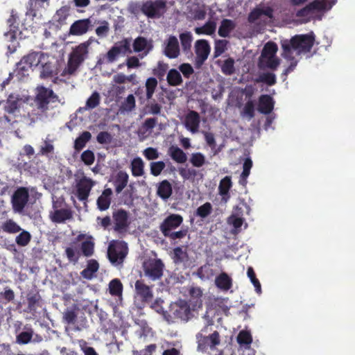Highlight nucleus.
Masks as SVG:
<instances>
[{
    "mask_svg": "<svg viewBox=\"0 0 355 355\" xmlns=\"http://www.w3.org/2000/svg\"><path fill=\"white\" fill-rule=\"evenodd\" d=\"M308 0H289L293 6H300ZM337 0H313L296 12L295 16L301 19V22L306 24L311 21H320L324 12L330 10Z\"/></svg>",
    "mask_w": 355,
    "mask_h": 355,
    "instance_id": "obj_1",
    "label": "nucleus"
},
{
    "mask_svg": "<svg viewBox=\"0 0 355 355\" xmlns=\"http://www.w3.org/2000/svg\"><path fill=\"white\" fill-rule=\"evenodd\" d=\"M315 42V35L313 32L309 34L295 35L290 40H281V46L283 50L282 55L285 59H293V53L295 51L297 55L307 53L311 51Z\"/></svg>",
    "mask_w": 355,
    "mask_h": 355,
    "instance_id": "obj_2",
    "label": "nucleus"
},
{
    "mask_svg": "<svg viewBox=\"0 0 355 355\" xmlns=\"http://www.w3.org/2000/svg\"><path fill=\"white\" fill-rule=\"evenodd\" d=\"M89 49L81 43L72 49L69 54L67 65L62 73V76L73 75L80 65L87 59Z\"/></svg>",
    "mask_w": 355,
    "mask_h": 355,
    "instance_id": "obj_3",
    "label": "nucleus"
},
{
    "mask_svg": "<svg viewBox=\"0 0 355 355\" xmlns=\"http://www.w3.org/2000/svg\"><path fill=\"white\" fill-rule=\"evenodd\" d=\"M44 53L42 52H31L24 55L17 64L16 71L21 77L28 76V71L33 67H37L42 62V57Z\"/></svg>",
    "mask_w": 355,
    "mask_h": 355,
    "instance_id": "obj_4",
    "label": "nucleus"
},
{
    "mask_svg": "<svg viewBox=\"0 0 355 355\" xmlns=\"http://www.w3.org/2000/svg\"><path fill=\"white\" fill-rule=\"evenodd\" d=\"M58 101H59L58 96L55 94L51 89L46 88L44 86L37 87L35 102L37 108L42 112H44L49 110V104L50 103H55Z\"/></svg>",
    "mask_w": 355,
    "mask_h": 355,
    "instance_id": "obj_5",
    "label": "nucleus"
},
{
    "mask_svg": "<svg viewBox=\"0 0 355 355\" xmlns=\"http://www.w3.org/2000/svg\"><path fill=\"white\" fill-rule=\"evenodd\" d=\"M144 15L148 18H160L167 10L166 0L146 1L144 2Z\"/></svg>",
    "mask_w": 355,
    "mask_h": 355,
    "instance_id": "obj_6",
    "label": "nucleus"
},
{
    "mask_svg": "<svg viewBox=\"0 0 355 355\" xmlns=\"http://www.w3.org/2000/svg\"><path fill=\"white\" fill-rule=\"evenodd\" d=\"M29 199L28 190L26 187L18 188L12 194L11 203L15 212L21 213L26 206Z\"/></svg>",
    "mask_w": 355,
    "mask_h": 355,
    "instance_id": "obj_7",
    "label": "nucleus"
},
{
    "mask_svg": "<svg viewBox=\"0 0 355 355\" xmlns=\"http://www.w3.org/2000/svg\"><path fill=\"white\" fill-rule=\"evenodd\" d=\"M164 265L159 259L150 261L144 265V273L146 277L153 281H156L163 275Z\"/></svg>",
    "mask_w": 355,
    "mask_h": 355,
    "instance_id": "obj_8",
    "label": "nucleus"
},
{
    "mask_svg": "<svg viewBox=\"0 0 355 355\" xmlns=\"http://www.w3.org/2000/svg\"><path fill=\"white\" fill-rule=\"evenodd\" d=\"M95 182L86 176L81 178L76 183V196L80 201H87Z\"/></svg>",
    "mask_w": 355,
    "mask_h": 355,
    "instance_id": "obj_9",
    "label": "nucleus"
},
{
    "mask_svg": "<svg viewBox=\"0 0 355 355\" xmlns=\"http://www.w3.org/2000/svg\"><path fill=\"white\" fill-rule=\"evenodd\" d=\"M194 49L196 55L195 59L196 65L200 67L206 61L210 53V45L206 40H198L195 42Z\"/></svg>",
    "mask_w": 355,
    "mask_h": 355,
    "instance_id": "obj_10",
    "label": "nucleus"
},
{
    "mask_svg": "<svg viewBox=\"0 0 355 355\" xmlns=\"http://www.w3.org/2000/svg\"><path fill=\"white\" fill-rule=\"evenodd\" d=\"M114 220V230L119 233L124 232L130 225L128 212L123 209L114 211L112 214Z\"/></svg>",
    "mask_w": 355,
    "mask_h": 355,
    "instance_id": "obj_11",
    "label": "nucleus"
},
{
    "mask_svg": "<svg viewBox=\"0 0 355 355\" xmlns=\"http://www.w3.org/2000/svg\"><path fill=\"white\" fill-rule=\"evenodd\" d=\"M183 222V218L179 214H171L159 225V230L164 236L178 228Z\"/></svg>",
    "mask_w": 355,
    "mask_h": 355,
    "instance_id": "obj_12",
    "label": "nucleus"
},
{
    "mask_svg": "<svg viewBox=\"0 0 355 355\" xmlns=\"http://www.w3.org/2000/svg\"><path fill=\"white\" fill-rule=\"evenodd\" d=\"M174 318L188 321L193 318L192 310L189 303L184 300H179L172 307Z\"/></svg>",
    "mask_w": 355,
    "mask_h": 355,
    "instance_id": "obj_13",
    "label": "nucleus"
},
{
    "mask_svg": "<svg viewBox=\"0 0 355 355\" xmlns=\"http://www.w3.org/2000/svg\"><path fill=\"white\" fill-rule=\"evenodd\" d=\"M128 253L127 248L122 245H110L107 249V257L110 261L114 265L121 264Z\"/></svg>",
    "mask_w": 355,
    "mask_h": 355,
    "instance_id": "obj_14",
    "label": "nucleus"
},
{
    "mask_svg": "<svg viewBox=\"0 0 355 355\" xmlns=\"http://www.w3.org/2000/svg\"><path fill=\"white\" fill-rule=\"evenodd\" d=\"M89 18L75 21L70 26L69 33L71 35L80 36L87 33L92 28Z\"/></svg>",
    "mask_w": 355,
    "mask_h": 355,
    "instance_id": "obj_15",
    "label": "nucleus"
},
{
    "mask_svg": "<svg viewBox=\"0 0 355 355\" xmlns=\"http://www.w3.org/2000/svg\"><path fill=\"white\" fill-rule=\"evenodd\" d=\"M135 292L143 302H149L153 298L151 288L146 285L143 280H137L135 282Z\"/></svg>",
    "mask_w": 355,
    "mask_h": 355,
    "instance_id": "obj_16",
    "label": "nucleus"
},
{
    "mask_svg": "<svg viewBox=\"0 0 355 355\" xmlns=\"http://www.w3.org/2000/svg\"><path fill=\"white\" fill-rule=\"evenodd\" d=\"M200 123V116L198 112L194 110L189 111L185 116L184 125L192 133L198 131Z\"/></svg>",
    "mask_w": 355,
    "mask_h": 355,
    "instance_id": "obj_17",
    "label": "nucleus"
},
{
    "mask_svg": "<svg viewBox=\"0 0 355 355\" xmlns=\"http://www.w3.org/2000/svg\"><path fill=\"white\" fill-rule=\"evenodd\" d=\"M55 203L53 204V208L56 209L51 215V219L56 223H63L67 220L73 218V212L71 209H57Z\"/></svg>",
    "mask_w": 355,
    "mask_h": 355,
    "instance_id": "obj_18",
    "label": "nucleus"
},
{
    "mask_svg": "<svg viewBox=\"0 0 355 355\" xmlns=\"http://www.w3.org/2000/svg\"><path fill=\"white\" fill-rule=\"evenodd\" d=\"M19 17L17 12L12 10L10 16L7 20L9 26V31L5 33V36L10 38V41H13L17 37V33L19 31V24L17 22Z\"/></svg>",
    "mask_w": 355,
    "mask_h": 355,
    "instance_id": "obj_19",
    "label": "nucleus"
},
{
    "mask_svg": "<svg viewBox=\"0 0 355 355\" xmlns=\"http://www.w3.org/2000/svg\"><path fill=\"white\" fill-rule=\"evenodd\" d=\"M273 98L268 94H262L259 98L258 111L263 114H269L274 109Z\"/></svg>",
    "mask_w": 355,
    "mask_h": 355,
    "instance_id": "obj_20",
    "label": "nucleus"
},
{
    "mask_svg": "<svg viewBox=\"0 0 355 355\" xmlns=\"http://www.w3.org/2000/svg\"><path fill=\"white\" fill-rule=\"evenodd\" d=\"M112 190L110 188L105 189L101 195L97 198L98 209L103 211L109 209L112 201Z\"/></svg>",
    "mask_w": 355,
    "mask_h": 355,
    "instance_id": "obj_21",
    "label": "nucleus"
},
{
    "mask_svg": "<svg viewBox=\"0 0 355 355\" xmlns=\"http://www.w3.org/2000/svg\"><path fill=\"white\" fill-rule=\"evenodd\" d=\"M133 50L135 52L139 53L144 51V55H146L153 49L151 41L141 36L137 37L133 42Z\"/></svg>",
    "mask_w": 355,
    "mask_h": 355,
    "instance_id": "obj_22",
    "label": "nucleus"
},
{
    "mask_svg": "<svg viewBox=\"0 0 355 355\" xmlns=\"http://www.w3.org/2000/svg\"><path fill=\"white\" fill-rule=\"evenodd\" d=\"M165 55L169 58H176L180 54V47L178 39L170 36L164 50Z\"/></svg>",
    "mask_w": 355,
    "mask_h": 355,
    "instance_id": "obj_23",
    "label": "nucleus"
},
{
    "mask_svg": "<svg viewBox=\"0 0 355 355\" xmlns=\"http://www.w3.org/2000/svg\"><path fill=\"white\" fill-rule=\"evenodd\" d=\"M173 193L172 184L167 180L161 181L157 189V195L162 200H168Z\"/></svg>",
    "mask_w": 355,
    "mask_h": 355,
    "instance_id": "obj_24",
    "label": "nucleus"
},
{
    "mask_svg": "<svg viewBox=\"0 0 355 355\" xmlns=\"http://www.w3.org/2000/svg\"><path fill=\"white\" fill-rule=\"evenodd\" d=\"M236 23L229 19H223L218 28V34L221 37H228L232 31L236 28Z\"/></svg>",
    "mask_w": 355,
    "mask_h": 355,
    "instance_id": "obj_25",
    "label": "nucleus"
},
{
    "mask_svg": "<svg viewBox=\"0 0 355 355\" xmlns=\"http://www.w3.org/2000/svg\"><path fill=\"white\" fill-rule=\"evenodd\" d=\"M129 175L123 171H120L116 175L114 181L115 192L119 194L124 189L128 183Z\"/></svg>",
    "mask_w": 355,
    "mask_h": 355,
    "instance_id": "obj_26",
    "label": "nucleus"
},
{
    "mask_svg": "<svg viewBox=\"0 0 355 355\" xmlns=\"http://www.w3.org/2000/svg\"><path fill=\"white\" fill-rule=\"evenodd\" d=\"M217 273V271L213 268L212 265L206 263L200 266L197 270L198 277L202 280H208L212 279Z\"/></svg>",
    "mask_w": 355,
    "mask_h": 355,
    "instance_id": "obj_27",
    "label": "nucleus"
},
{
    "mask_svg": "<svg viewBox=\"0 0 355 355\" xmlns=\"http://www.w3.org/2000/svg\"><path fill=\"white\" fill-rule=\"evenodd\" d=\"M98 268L99 264L98 261L95 259H90L87 262V267L81 271L80 275L85 279H92Z\"/></svg>",
    "mask_w": 355,
    "mask_h": 355,
    "instance_id": "obj_28",
    "label": "nucleus"
},
{
    "mask_svg": "<svg viewBox=\"0 0 355 355\" xmlns=\"http://www.w3.org/2000/svg\"><path fill=\"white\" fill-rule=\"evenodd\" d=\"M190 296V302L193 303V311L195 307L200 308L202 306V291L200 287H191L189 291Z\"/></svg>",
    "mask_w": 355,
    "mask_h": 355,
    "instance_id": "obj_29",
    "label": "nucleus"
},
{
    "mask_svg": "<svg viewBox=\"0 0 355 355\" xmlns=\"http://www.w3.org/2000/svg\"><path fill=\"white\" fill-rule=\"evenodd\" d=\"M172 259L175 264H184L189 261V254L182 247H176L173 250Z\"/></svg>",
    "mask_w": 355,
    "mask_h": 355,
    "instance_id": "obj_30",
    "label": "nucleus"
},
{
    "mask_svg": "<svg viewBox=\"0 0 355 355\" xmlns=\"http://www.w3.org/2000/svg\"><path fill=\"white\" fill-rule=\"evenodd\" d=\"M232 187V182L230 176H225L219 183L218 192L225 201L230 198L229 191Z\"/></svg>",
    "mask_w": 355,
    "mask_h": 355,
    "instance_id": "obj_31",
    "label": "nucleus"
},
{
    "mask_svg": "<svg viewBox=\"0 0 355 355\" xmlns=\"http://www.w3.org/2000/svg\"><path fill=\"white\" fill-rule=\"evenodd\" d=\"M168 154L171 159L178 164H183L187 159L186 153L178 146H171L168 148Z\"/></svg>",
    "mask_w": 355,
    "mask_h": 355,
    "instance_id": "obj_32",
    "label": "nucleus"
},
{
    "mask_svg": "<svg viewBox=\"0 0 355 355\" xmlns=\"http://www.w3.org/2000/svg\"><path fill=\"white\" fill-rule=\"evenodd\" d=\"M216 286L224 291H228L232 286V280L225 272H222L215 279Z\"/></svg>",
    "mask_w": 355,
    "mask_h": 355,
    "instance_id": "obj_33",
    "label": "nucleus"
},
{
    "mask_svg": "<svg viewBox=\"0 0 355 355\" xmlns=\"http://www.w3.org/2000/svg\"><path fill=\"white\" fill-rule=\"evenodd\" d=\"M70 14V7L67 6H62L58 9L53 17V20L60 25H63Z\"/></svg>",
    "mask_w": 355,
    "mask_h": 355,
    "instance_id": "obj_34",
    "label": "nucleus"
},
{
    "mask_svg": "<svg viewBox=\"0 0 355 355\" xmlns=\"http://www.w3.org/2000/svg\"><path fill=\"white\" fill-rule=\"evenodd\" d=\"M92 135L88 131L83 132L74 141V150L80 152L86 146L87 143L91 139Z\"/></svg>",
    "mask_w": 355,
    "mask_h": 355,
    "instance_id": "obj_35",
    "label": "nucleus"
},
{
    "mask_svg": "<svg viewBox=\"0 0 355 355\" xmlns=\"http://www.w3.org/2000/svg\"><path fill=\"white\" fill-rule=\"evenodd\" d=\"M130 167L133 176L139 177L144 174V163L141 157L134 158L131 162Z\"/></svg>",
    "mask_w": 355,
    "mask_h": 355,
    "instance_id": "obj_36",
    "label": "nucleus"
},
{
    "mask_svg": "<svg viewBox=\"0 0 355 355\" xmlns=\"http://www.w3.org/2000/svg\"><path fill=\"white\" fill-rule=\"evenodd\" d=\"M130 38H124L122 40L115 43L113 46L114 48L118 50V53L119 55H125L126 54L132 53V51L130 48Z\"/></svg>",
    "mask_w": 355,
    "mask_h": 355,
    "instance_id": "obj_37",
    "label": "nucleus"
},
{
    "mask_svg": "<svg viewBox=\"0 0 355 355\" xmlns=\"http://www.w3.org/2000/svg\"><path fill=\"white\" fill-rule=\"evenodd\" d=\"M216 29V23L214 21L209 20L202 26L196 27L195 33L198 35H208L214 34Z\"/></svg>",
    "mask_w": 355,
    "mask_h": 355,
    "instance_id": "obj_38",
    "label": "nucleus"
},
{
    "mask_svg": "<svg viewBox=\"0 0 355 355\" xmlns=\"http://www.w3.org/2000/svg\"><path fill=\"white\" fill-rule=\"evenodd\" d=\"M119 55L118 50L114 46H112L107 53L98 60L97 64L113 63L117 60Z\"/></svg>",
    "mask_w": 355,
    "mask_h": 355,
    "instance_id": "obj_39",
    "label": "nucleus"
},
{
    "mask_svg": "<svg viewBox=\"0 0 355 355\" xmlns=\"http://www.w3.org/2000/svg\"><path fill=\"white\" fill-rule=\"evenodd\" d=\"M166 80L170 86L173 87L180 85L183 82L180 73L175 69L168 71Z\"/></svg>",
    "mask_w": 355,
    "mask_h": 355,
    "instance_id": "obj_40",
    "label": "nucleus"
},
{
    "mask_svg": "<svg viewBox=\"0 0 355 355\" xmlns=\"http://www.w3.org/2000/svg\"><path fill=\"white\" fill-rule=\"evenodd\" d=\"M158 82L154 77H150L146 79L145 83L146 88V99L150 100L157 87Z\"/></svg>",
    "mask_w": 355,
    "mask_h": 355,
    "instance_id": "obj_41",
    "label": "nucleus"
},
{
    "mask_svg": "<svg viewBox=\"0 0 355 355\" xmlns=\"http://www.w3.org/2000/svg\"><path fill=\"white\" fill-rule=\"evenodd\" d=\"M256 83H263L268 86H272L277 83L276 75L271 72L261 73L256 79Z\"/></svg>",
    "mask_w": 355,
    "mask_h": 355,
    "instance_id": "obj_42",
    "label": "nucleus"
},
{
    "mask_svg": "<svg viewBox=\"0 0 355 355\" xmlns=\"http://www.w3.org/2000/svg\"><path fill=\"white\" fill-rule=\"evenodd\" d=\"M109 292L112 296H121L123 293V284L119 279H114L109 283Z\"/></svg>",
    "mask_w": 355,
    "mask_h": 355,
    "instance_id": "obj_43",
    "label": "nucleus"
},
{
    "mask_svg": "<svg viewBox=\"0 0 355 355\" xmlns=\"http://www.w3.org/2000/svg\"><path fill=\"white\" fill-rule=\"evenodd\" d=\"M80 250L83 254L86 257L93 255L94 252V243L92 241V236H89L88 239L82 242Z\"/></svg>",
    "mask_w": 355,
    "mask_h": 355,
    "instance_id": "obj_44",
    "label": "nucleus"
},
{
    "mask_svg": "<svg viewBox=\"0 0 355 355\" xmlns=\"http://www.w3.org/2000/svg\"><path fill=\"white\" fill-rule=\"evenodd\" d=\"M207 326L201 329L200 332L196 335L198 350L204 351L208 346H209L208 336L203 335V332H207Z\"/></svg>",
    "mask_w": 355,
    "mask_h": 355,
    "instance_id": "obj_45",
    "label": "nucleus"
},
{
    "mask_svg": "<svg viewBox=\"0 0 355 355\" xmlns=\"http://www.w3.org/2000/svg\"><path fill=\"white\" fill-rule=\"evenodd\" d=\"M180 40L183 51L185 53L190 51L193 40L191 33L190 32L181 33L180 35Z\"/></svg>",
    "mask_w": 355,
    "mask_h": 355,
    "instance_id": "obj_46",
    "label": "nucleus"
},
{
    "mask_svg": "<svg viewBox=\"0 0 355 355\" xmlns=\"http://www.w3.org/2000/svg\"><path fill=\"white\" fill-rule=\"evenodd\" d=\"M2 230L3 232L8 234H15L21 230V228L12 219L7 220L2 225Z\"/></svg>",
    "mask_w": 355,
    "mask_h": 355,
    "instance_id": "obj_47",
    "label": "nucleus"
},
{
    "mask_svg": "<svg viewBox=\"0 0 355 355\" xmlns=\"http://www.w3.org/2000/svg\"><path fill=\"white\" fill-rule=\"evenodd\" d=\"M4 110L8 114H15L16 112H19L18 101L10 96L6 102Z\"/></svg>",
    "mask_w": 355,
    "mask_h": 355,
    "instance_id": "obj_48",
    "label": "nucleus"
},
{
    "mask_svg": "<svg viewBox=\"0 0 355 355\" xmlns=\"http://www.w3.org/2000/svg\"><path fill=\"white\" fill-rule=\"evenodd\" d=\"M55 73V69L53 64L50 62L42 64L40 71V78L46 79L52 77Z\"/></svg>",
    "mask_w": 355,
    "mask_h": 355,
    "instance_id": "obj_49",
    "label": "nucleus"
},
{
    "mask_svg": "<svg viewBox=\"0 0 355 355\" xmlns=\"http://www.w3.org/2000/svg\"><path fill=\"white\" fill-rule=\"evenodd\" d=\"M168 69V64L167 63L159 61L157 67L153 69V74L162 80H163Z\"/></svg>",
    "mask_w": 355,
    "mask_h": 355,
    "instance_id": "obj_50",
    "label": "nucleus"
},
{
    "mask_svg": "<svg viewBox=\"0 0 355 355\" xmlns=\"http://www.w3.org/2000/svg\"><path fill=\"white\" fill-rule=\"evenodd\" d=\"M247 275L249 277V279H250V282H252L253 286H254L255 291L258 294H261V284H260L259 279L256 277L255 272L252 267L250 266L248 268Z\"/></svg>",
    "mask_w": 355,
    "mask_h": 355,
    "instance_id": "obj_51",
    "label": "nucleus"
},
{
    "mask_svg": "<svg viewBox=\"0 0 355 355\" xmlns=\"http://www.w3.org/2000/svg\"><path fill=\"white\" fill-rule=\"evenodd\" d=\"M65 254L67 259L73 263H76L80 257V251L76 248L73 247H67L65 249Z\"/></svg>",
    "mask_w": 355,
    "mask_h": 355,
    "instance_id": "obj_52",
    "label": "nucleus"
},
{
    "mask_svg": "<svg viewBox=\"0 0 355 355\" xmlns=\"http://www.w3.org/2000/svg\"><path fill=\"white\" fill-rule=\"evenodd\" d=\"M277 49V45L275 42H268L265 44L263 49L261 56L263 58L275 56Z\"/></svg>",
    "mask_w": 355,
    "mask_h": 355,
    "instance_id": "obj_53",
    "label": "nucleus"
},
{
    "mask_svg": "<svg viewBox=\"0 0 355 355\" xmlns=\"http://www.w3.org/2000/svg\"><path fill=\"white\" fill-rule=\"evenodd\" d=\"M31 240V234L26 231L22 230L21 233L16 236L15 241L19 246L24 247L26 246Z\"/></svg>",
    "mask_w": 355,
    "mask_h": 355,
    "instance_id": "obj_54",
    "label": "nucleus"
},
{
    "mask_svg": "<svg viewBox=\"0 0 355 355\" xmlns=\"http://www.w3.org/2000/svg\"><path fill=\"white\" fill-rule=\"evenodd\" d=\"M221 71L225 75H232L235 71L234 60L232 58L226 59L221 67Z\"/></svg>",
    "mask_w": 355,
    "mask_h": 355,
    "instance_id": "obj_55",
    "label": "nucleus"
},
{
    "mask_svg": "<svg viewBox=\"0 0 355 355\" xmlns=\"http://www.w3.org/2000/svg\"><path fill=\"white\" fill-rule=\"evenodd\" d=\"M135 98L133 94H129L121 105V109L127 112L132 111L135 108Z\"/></svg>",
    "mask_w": 355,
    "mask_h": 355,
    "instance_id": "obj_56",
    "label": "nucleus"
},
{
    "mask_svg": "<svg viewBox=\"0 0 355 355\" xmlns=\"http://www.w3.org/2000/svg\"><path fill=\"white\" fill-rule=\"evenodd\" d=\"M76 309H67L63 315L64 321L68 324H73L77 320Z\"/></svg>",
    "mask_w": 355,
    "mask_h": 355,
    "instance_id": "obj_57",
    "label": "nucleus"
},
{
    "mask_svg": "<svg viewBox=\"0 0 355 355\" xmlns=\"http://www.w3.org/2000/svg\"><path fill=\"white\" fill-rule=\"evenodd\" d=\"M101 101L100 94L97 92H94L86 101L85 109H94L96 107Z\"/></svg>",
    "mask_w": 355,
    "mask_h": 355,
    "instance_id": "obj_58",
    "label": "nucleus"
},
{
    "mask_svg": "<svg viewBox=\"0 0 355 355\" xmlns=\"http://www.w3.org/2000/svg\"><path fill=\"white\" fill-rule=\"evenodd\" d=\"M237 342L241 345H249L252 342L251 334L249 331L242 330L237 336Z\"/></svg>",
    "mask_w": 355,
    "mask_h": 355,
    "instance_id": "obj_59",
    "label": "nucleus"
},
{
    "mask_svg": "<svg viewBox=\"0 0 355 355\" xmlns=\"http://www.w3.org/2000/svg\"><path fill=\"white\" fill-rule=\"evenodd\" d=\"M28 308L31 311H35L39 303L41 301V297L38 293L28 295L27 297Z\"/></svg>",
    "mask_w": 355,
    "mask_h": 355,
    "instance_id": "obj_60",
    "label": "nucleus"
},
{
    "mask_svg": "<svg viewBox=\"0 0 355 355\" xmlns=\"http://www.w3.org/2000/svg\"><path fill=\"white\" fill-rule=\"evenodd\" d=\"M166 165L162 161L153 162L150 164V173L154 176H158L164 169Z\"/></svg>",
    "mask_w": 355,
    "mask_h": 355,
    "instance_id": "obj_61",
    "label": "nucleus"
},
{
    "mask_svg": "<svg viewBox=\"0 0 355 355\" xmlns=\"http://www.w3.org/2000/svg\"><path fill=\"white\" fill-rule=\"evenodd\" d=\"M228 42L225 40H218L215 42L214 56L218 57L223 54L227 49Z\"/></svg>",
    "mask_w": 355,
    "mask_h": 355,
    "instance_id": "obj_62",
    "label": "nucleus"
},
{
    "mask_svg": "<svg viewBox=\"0 0 355 355\" xmlns=\"http://www.w3.org/2000/svg\"><path fill=\"white\" fill-rule=\"evenodd\" d=\"M212 211V207L211 203L205 202L202 205L200 206L196 210L197 216L201 218H205L208 216Z\"/></svg>",
    "mask_w": 355,
    "mask_h": 355,
    "instance_id": "obj_63",
    "label": "nucleus"
},
{
    "mask_svg": "<svg viewBox=\"0 0 355 355\" xmlns=\"http://www.w3.org/2000/svg\"><path fill=\"white\" fill-rule=\"evenodd\" d=\"M80 159L85 165L91 166L94 162L95 155L93 151L86 150L81 154Z\"/></svg>",
    "mask_w": 355,
    "mask_h": 355,
    "instance_id": "obj_64",
    "label": "nucleus"
}]
</instances>
